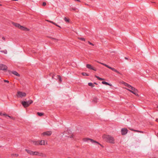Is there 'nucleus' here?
Segmentation results:
<instances>
[{"label":"nucleus","instance_id":"f257e3e1","mask_svg":"<svg viewBox=\"0 0 158 158\" xmlns=\"http://www.w3.org/2000/svg\"><path fill=\"white\" fill-rule=\"evenodd\" d=\"M103 138L106 141L111 143H114V138L109 135H103Z\"/></svg>","mask_w":158,"mask_h":158},{"label":"nucleus","instance_id":"f03ea898","mask_svg":"<svg viewBox=\"0 0 158 158\" xmlns=\"http://www.w3.org/2000/svg\"><path fill=\"white\" fill-rule=\"evenodd\" d=\"M33 101L31 100H29L28 101H22L21 102L22 105L24 107H26L29 106V105L32 103Z\"/></svg>","mask_w":158,"mask_h":158},{"label":"nucleus","instance_id":"7ed1b4c3","mask_svg":"<svg viewBox=\"0 0 158 158\" xmlns=\"http://www.w3.org/2000/svg\"><path fill=\"white\" fill-rule=\"evenodd\" d=\"M97 62L105 66L106 67L108 68L109 69H111L112 71L117 73H118L121 74V73L119 72H118V70H117L116 69H115L112 68V67L109 66L108 65H107L106 64H105L104 63H102L98 61H97Z\"/></svg>","mask_w":158,"mask_h":158},{"label":"nucleus","instance_id":"20e7f679","mask_svg":"<svg viewBox=\"0 0 158 158\" xmlns=\"http://www.w3.org/2000/svg\"><path fill=\"white\" fill-rule=\"evenodd\" d=\"M26 93L21 91H18L17 94V96L18 98H22L26 96Z\"/></svg>","mask_w":158,"mask_h":158},{"label":"nucleus","instance_id":"39448f33","mask_svg":"<svg viewBox=\"0 0 158 158\" xmlns=\"http://www.w3.org/2000/svg\"><path fill=\"white\" fill-rule=\"evenodd\" d=\"M83 140L85 142H88L89 141H90L91 143H96L102 146V145L99 143L98 142L94 140L93 139H89L88 138H85L83 139Z\"/></svg>","mask_w":158,"mask_h":158},{"label":"nucleus","instance_id":"423d86ee","mask_svg":"<svg viewBox=\"0 0 158 158\" xmlns=\"http://www.w3.org/2000/svg\"><path fill=\"white\" fill-rule=\"evenodd\" d=\"M128 88L129 89H127L128 90L133 94L135 95L137 93V90L134 87L131 85V87H129Z\"/></svg>","mask_w":158,"mask_h":158},{"label":"nucleus","instance_id":"0eeeda50","mask_svg":"<svg viewBox=\"0 0 158 158\" xmlns=\"http://www.w3.org/2000/svg\"><path fill=\"white\" fill-rule=\"evenodd\" d=\"M34 155L42 157L46 156L44 154V153L42 152H40L37 151L34 152L33 156Z\"/></svg>","mask_w":158,"mask_h":158},{"label":"nucleus","instance_id":"6e6552de","mask_svg":"<svg viewBox=\"0 0 158 158\" xmlns=\"http://www.w3.org/2000/svg\"><path fill=\"white\" fill-rule=\"evenodd\" d=\"M52 134V132L51 131H46L44 132L42 134V135L43 136H49L50 135Z\"/></svg>","mask_w":158,"mask_h":158},{"label":"nucleus","instance_id":"1a4fd4ad","mask_svg":"<svg viewBox=\"0 0 158 158\" xmlns=\"http://www.w3.org/2000/svg\"><path fill=\"white\" fill-rule=\"evenodd\" d=\"M7 69V66L3 64H0V70H6Z\"/></svg>","mask_w":158,"mask_h":158},{"label":"nucleus","instance_id":"9d476101","mask_svg":"<svg viewBox=\"0 0 158 158\" xmlns=\"http://www.w3.org/2000/svg\"><path fill=\"white\" fill-rule=\"evenodd\" d=\"M128 130L127 129L123 128L121 129V132L122 135H125L127 133Z\"/></svg>","mask_w":158,"mask_h":158},{"label":"nucleus","instance_id":"9b49d317","mask_svg":"<svg viewBox=\"0 0 158 158\" xmlns=\"http://www.w3.org/2000/svg\"><path fill=\"white\" fill-rule=\"evenodd\" d=\"M47 144V142L45 141L44 140H42L39 141V145H45Z\"/></svg>","mask_w":158,"mask_h":158},{"label":"nucleus","instance_id":"f8f14e48","mask_svg":"<svg viewBox=\"0 0 158 158\" xmlns=\"http://www.w3.org/2000/svg\"><path fill=\"white\" fill-rule=\"evenodd\" d=\"M31 143L35 145H39V141H31Z\"/></svg>","mask_w":158,"mask_h":158},{"label":"nucleus","instance_id":"ddd939ff","mask_svg":"<svg viewBox=\"0 0 158 158\" xmlns=\"http://www.w3.org/2000/svg\"><path fill=\"white\" fill-rule=\"evenodd\" d=\"M25 151L27 152L28 153L30 154L31 155L33 156L34 152L32 151L31 150L26 149Z\"/></svg>","mask_w":158,"mask_h":158},{"label":"nucleus","instance_id":"4468645a","mask_svg":"<svg viewBox=\"0 0 158 158\" xmlns=\"http://www.w3.org/2000/svg\"><path fill=\"white\" fill-rule=\"evenodd\" d=\"M12 24L14 25L16 27L18 28H20V25L19 24H18V23H14V22H13L12 23Z\"/></svg>","mask_w":158,"mask_h":158},{"label":"nucleus","instance_id":"2eb2a0df","mask_svg":"<svg viewBox=\"0 0 158 158\" xmlns=\"http://www.w3.org/2000/svg\"><path fill=\"white\" fill-rule=\"evenodd\" d=\"M12 73L13 74H14L15 75H16L17 76H20L19 74L16 71H12Z\"/></svg>","mask_w":158,"mask_h":158},{"label":"nucleus","instance_id":"dca6fc26","mask_svg":"<svg viewBox=\"0 0 158 158\" xmlns=\"http://www.w3.org/2000/svg\"><path fill=\"white\" fill-rule=\"evenodd\" d=\"M86 67L87 68H88L89 69H93V67L91 66V65H90V64H87L86 65Z\"/></svg>","mask_w":158,"mask_h":158},{"label":"nucleus","instance_id":"f3484780","mask_svg":"<svg viewBox=\"0 0 158 158\" xmlns=\"http://www.w3.org/2000/svg\"><path fill=\"white\" fill-rule=\"evenodd\" d=\"M20 28L21 30H23V31H26V30H28V29L27 28H26L25 27H24L21 26L20 25V28Z\"/></svg>","mask_w":158,"mask_h":158},{"label":"nucleus","instance_id":"a211bd4d","mask_svg":"<svg viewBox=\"0 0 158 158\" xmlns=\"http://www.w3.org/2000/svg\"><path fill=\"white\" fill-rule=\"evenodd\" d=\"M122 83L125 86H127L128 88H129V87H131V85H129L126 82H123Z\"/></svg>","mask_w":158,"mask_h":158},{"label":"nucleus","instance_id":"6ab92c4d","mask_svg":"<svg viewBox=\"0 0 158 158\" xmlns=\"http://www.w3.org/2000/svg\"><path fill=\"white\" fill-rule=\"evenodd\" d=\"M3 115H5V116H8V117H9V118H10L11 119H13V120H14L15 119V118L13 117H11V116H10L8 115H7V114H2Z\"/></svg>","mask_w":158,"mask_h":158},{"label":"nucleus","instance_id":"aec40b11","mask_svg":"<svg viewBox=\"0 0 158 158\" xmlns=\"http://www.w3.org/2000/svg\"><path fill=\"white\" fill-rule=\"evenodd\" d=\"M88 85L89 86H91L92 87H93L94 86V85L91 82H89L88 83Z\"/></svg>","mask_w":158,"mask_h":158},{"label":"nucleus","instance_id":"412c9836","mask_svg":"<svg viewBox=\"0 0 158 158\" xmlns=\"http://www.w3.org/2000/svg\"><path fill=\"white\" fill-rule=\"evenodd\" d=\"M95 77L97 78H98L99 80H100V81H102V80H104V79L103 78H100L98 76H97L96 75L95 76Z\"/></svg>","mask_w":158,"mask_h":158},{"label":"nucleus","instance_id":"4be33fe9","mask_svg":"<svg viewBox=\"0 0 158 158\" xmlns=\"http://www.w3.org/2000/svg\"><path fill=\"white\" fill-rule=\"evenodd\" d=\"M77 9V8L76 7H72L70 9V10L76 11Z\"/></svg>","mask_w":158,"mask_h":158},{"label":"nucleus","instance_id":"5701e85b","mask_svg":"<svg viewBox=\"0 0 158 158\" xmlns=\"http://www.w3.org/2000/svg\"><path fill=\"white\" fill-rule=\"evenodd\" d=\"M0 52H1L5 54H6L7 53V52L6 50H4L1 51Z\"/></svg>","mask_w":158,"mask_h":158},{"label":"nucleus","instance_id":"b1692460","mask_svg":"<svg viewBox=\"0 0 158 158\" xmlns=\"http://www.w3.org/2000/svg\"><path fill=\"white\" fill-rule=\"evenodd\" d=\"M102 83L106 85H110V84L108 82L105 81H102Z\"/></svg>","mask_w":158,"mask_h":158},{"label":"nucleus","instance_id":"393cba45","mask_svg":"<svg viewBox=\"0 0 158 158\" xmlns=\"http://www.w3.org/2000/svg\"><path fill=\"white\" fill-rule=\"evenodd\" d=\"M37 114L39 116H42L44 114L42 113L38 112Z\"/></svg>","mask_w":158,"mask_h":158},{"label":"nucleus","instance_id":"a878e982","mask_svg":"<svg viewBox=\"0 0 158 158\" xmlns=\"http://www.w3.org/2000/svg\"><path fill=\"white\" fill-rule=\"evenodd\" d=\"M64 21L66 22H69V19L67 18L66 17H65L64 19Z\"/></svg>","mask_w":158,"mask_h":158},{"label":"nucleus","instance_id":"bb28decb","mask_svg":"<svg viewBox=\"0 0 158 158\" xmlns=\"http://www.w3.org/2000/svg\"><path fill=\"white\" fill-rule=\"evenodd\" d=\"M131 130L134 131H135V132H140V133H143V132H142L141 131H139L138 130H133L132 129H131Z\"/></svg>","mask_w":158,"mask_h":158},{"label":"nucleus","instance_id":"cd10ccee","mask_svg":"<svg viewBox=\"0 0 158 158\" xmlns=\"http://www.w3.org/2000/svg\"><path fill=\"white\" fill-rule=\"evenodd\" d=\"M82 74L83 76H89V75L85 73H82Z\"/></svg>","mask_w":158,"mask_h":158},{"label":"nucleus","instance_id":"c85d7f7f","mask_svg":"<svg viewBox=\"0 0 158 158\" xmlns=\"http://www.w3.org/2000/svg\"><path fill=\"white\" fill-rule=\"evenodd\" d=\"M57 78L59 79V80L60 81H62V80L61 78L60 77L59 75H57Z\"/></svg>","mask_w":158,"mask_h":158},{"label":"nucleus","instance_id":"c756f323","mask_svg":"<svg viewBox=\"0 0 158 158\" xmlns=\"http://www.w3.org/2000/svg\"><path fill=\"white\" fill-rule=\"evenodd\" d=\"M47 21L48 22H49L51 23H52V24H53L54 25H56V23L52 21H49V20H47Z\"/></svg>","mask_w":158,"mask_h":158},{"label":"nucleus","instance_id":"7c9ffc66","mask_svg":"<svg viewBox=\"0 0 158 158\" xmlns=\"http://www.w3.org/2000/svg\"><path fill=\"white\" fill-rule=\"evenodd\" d=\"M79 39H80L81 40H82V41H85V38H79Z\"/></svg>","mask_w":158,"mask_h":158},{"label":"nucleus","instance_id":"2f4dec72","mask_svg":"<svg viewBox=\"0 0 158 158\" xmlns=\"http://www.w3.org/2000/svg\"><path fill=\"white\" fill-rule=\"evenodd\" d=\"M88 43L90 44L92 46H94V44L92 43H91L89 41H88Z\"/></svg>","mask_w":158,"mask_h":158},{"label":"nucleus","instance_id":"473e14b6","mask_svg":"<svg viewBox=\"0 0 158 158\" xmlns=\"http://www.w3.org/2000/svg\"><path fill=\"white\" fill-rule=\"evenodd\" d=\"M46 5V3L45 2H43V3H42V5L44 6H45Z\"/></svg>","mask_w":158,"mask_h":158},{"label":"nucleus","instance_id":"72a5a7b5","mask_svg":"<svg viewBox=\"0 0 158 158\" xmlns=\"http://www.w3.org/2000/svg\"><path fill=\"white\" fill-rule=\"evenodd\" d=\"M4 82H7V83H9V81L8 80H4Z\"/></svg>","mask_w":158,"mask_h":158},{"label":"nucleus","instance_id":"f704fd0d","mask_svg":"<svg viewBox=\"0 0 158 158\" xmlns=\"http://www.w3.org/2000/svg\"><path fill=\"white\" fill-rule=\"evenodd\" d=\"M93 69H92V70H94L95 71H96V69L94 68V67H93Z\"/></svg>","mask_w":158,"mask_h":158},{"label":"nucleus","instance_id":"c9c22d12","mask_svg":"<svg viewBox=\"0 0 158 158\" xmlns=\"http://www.w3.org/2000/svg\"><path fill=\"white\" fill-rule=\"evenodd\" d=\"M52 39L53 40H55V41H57V39H54V38H52Z\"/></svg>","mask_w":158,"mask_h":158},{"label":"nucleus","instance_id":"e433bc0d","mask_svg":"<svg viewBox=\"0 0 158 158\" xmlns=\"http://www.w3.org/2000/svg\"><path fill=\"white\" fill-rule=\"evenodd\" d=\"M68 137H70V138H72V137H73V135H72L71 136H68Z\"/></svg>","mask_w":158,"mask_h":158},{"label":"nucleus","instance_id":"4c0bfd02","mask_svg":"<svg viewBox=\"0 0 158 158\" xmlns=\"http://www.w3.org/2000/svg\"><path fill=\"white\" fill-rule=\"evenodd\" d=\"M2 39L3 40H5V38L4 37H2Z\"/></svg>","mask_w":158,"mask_h":158},{"label":"nucleus","instance_id":"58836bf2","mask_svg":"<svg viewBox=\"0 0 158 158\" xmlns=\"http://www.w3.org/2000/svg\"><path fill=\"white\" fill-rule=\"evenodd\" d=\"M55 25H56V26L58 27H60V26H59V25H57L56 23V24Z\"/></svg>","mask_w":158,"mask_h":158},{"label":"nucleus","instance_id":"ea45409f","mask_svg":"<svg viewBox=\"0 0 158 158\" xmlns=\"http://www.w3.org/2000/svg\"><path fill=\"white\" fill-rule=\"evenodd\" d=\"M55 25H56V26L58 27H60V26H59V25H57L56 23V24Z\"/></svg>","mask_w":158,"mask_h":158},{"label":"nucleus","instance_id":"a19ab883","mask_svg":"<svg viewBox=\"0 0 158 158\" xmlns=\"http://www.w3.org/2000/svg\"><path fill=\"white\" fill-rule=\"evenodd\" d=\"M55 25H56V26L58 27H60V26H59V25H57L56 23V24Z\"/></svg>","mask_w":158,"mask_h":158},{"label":"nucleus","instance_id":"79ce46f5","mask_svg":"<svg viewBox=\"0 0 158 158\" xmlns=\"http://www.w3.org/2000/svg\"><path fill=\"white\" fill-rule=\"evenodd\" d=\"M16 156H18V154H14Z\"/></svg>","mask_w":158,"mask_h":158},{"label":"nucleus","instance_id":"37998d69","mask_svg":"<svg viewBox=\"0 0 158 158\" xmlns=\"http://www.w3.org/2000/svg\"><path fill=\"white\" fill-rule=\"evenodd\" d=\"M156 122H158V118H156Z\"/></svg>","mask_w":158,"mask_h":158},{"label":"nucleus","instance_id":"c03bdc74","mask_svg":"<svg viewBox=\"0 0 158 158\" xmlns=\"http://www.w3.org/2000/svg\"><path fill=\"white\" fill-rule=\"evenodd\" d=\"M76 1L78 2H80L81 1L79 0H77Z\"/></svg>","mask_w":158,"mask_h":158},{"label":"nucleus","instance_id":"a18cd8bd","mask_svg":"<svg viewBox=\"0 0 158 158\" xmlns=\"http://www.w3.org/2000/svg\"><path fill=\"white\" fill-rule=\"evenodd\" d=\"M0 114L1 115H3L0 112Z\"/></svg>","mask_w":158,"mask_h":158},{"label":"nucleus","instance_id":"49530a36","mask_svg":"<svg viewBox=\"0 0 158 158\" xmlns=\"http://www.w3.org/2000/svg\"><path fill=\"white\" fill-rule=\"evenodd\" d=\"M125 59H127V57H125Z\"/></svg>","mask_w":158,"mask_h":158},{"label":"nucleus","instance_id":"de8ad7c7","mask_svg":"<svg viewBox=\"0 0 158 158\" xmlns=\"http://www.w3.org/2000/svg\"><path fill=\"white\" fill-rule=\"evenodd\" d=\"M1 5L0 4V6Z\"/></svg>","mask_w":158,"mask_h":158}]
</instances>
